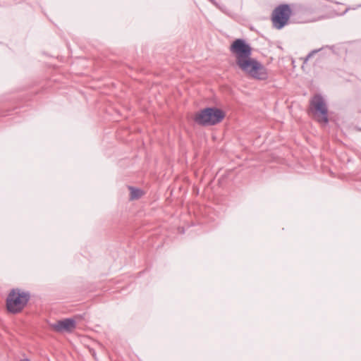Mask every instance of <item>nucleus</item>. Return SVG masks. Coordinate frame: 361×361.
Masks as SVG:
<instances>
[{
    "instance_id": "obj_1",
    "label": "nucleus",
    "mask_w": 361,
    "mask_h": 361,
    "mask_svg": "<svg viewBox=\"0 0 361 361\" xmlns=\"http://www.w3.org/2000/svg\"><path fill=\"white\" fill-rule=\"evenodd\" d=\"M238 68L248 77L257 80H266L269 73L266 67L256 59L252 58V48L244 39H235L230 47Z\"/></svg>"
},
{
    "instance_id": "obj_2",
    "label": "nucleus",
    "mask_w": 361,
    "mask_h": 361,
    "mask_svg": "<svg viewBox=\"0 0 361 361\" xmlns=\"http://www.w3.org/2000/svg\"><path fill=\"white\" fill-rule=\"evenodd\" d=\"M225 117V113L215 107H208L197 112L194 121L202 126H211L219 123Z\"/></svg>"
},
{
    "instance_id": "obj_3",
    "label": "nucleus",
    "mask_w": 361,
    "mask_h": 361,
    "mask_svg": "<svg viewBox=\"0 0 361 361\" xmlns=\"http://www.w3.org/2000/svg\"><path fill=\"white\" fill-rule=\"evenodd\" d=\"M30 298L27 293L19 289H13L8 295L6 300L7 309L12 313L21 311Z\"/></svg>"
},
{
    "instance_id": "obj_4",
    "label": "nucleus",
    "mask_w": 361,
    "mask_h": 361,
    "mask_svg": "<svg viewBox=\"0 0 361 361\" xmlns=\"http://www.w3.org/2000/svg\"><path fill=\"white\" fill-rule=\"evenodd\" d=\"M310 109L318 122L328 123V108L323 97L320 94L314 96L310 102Z\"/></svg>"
},
{
    "instance_id": "obj_5",
    "label": "nucleus",
    "mask_w": 361,
    "mask_h": 361,
    "mask_svg": "<svg viewBox=\"0 0 361 361\" xmlns=\"http://www.w3.org/2000/svg\"><path fill=\"white\" fill-rule=\"evenodd\" d=\"M292 11L288 4L277 6L272 13L271 21L274 27L277 30L282 29L289 21Z\"/></svg>"
},
{
    "instance_id": "obj_6",
    "label": "nucleus",
    "mask_w": 361,
    "mask_h": 361,
    "mask_svg": "<svg viewBox=\"0 0 361 361\" xmlns=\"http://www.w3.org/2000/svg\"><path fill=\"white\" fill-rule=\"evenodd\" d=\"M51 327L57 332H71L75 328V321L71 318L59 320Z\"/></svg>"
},
{
    "instance_id": "obj_7",
    "label": "nucleus",
    "mask_w": 361,
    "mask_h": 361,
    "mask_svg": "<svg viewBox=\"0 0 361 361\" xmlns=\"http://www.w3.org/2000/svg\"><path fill=\"white\" fill-rule=\"evenodd\" d=\"M130 190V199H138L142 195V191L140 189L135 188L133 187H129Z\"/></svg>"
},
{
    "instance_id": "obj_8",
    "label": "nucleus",
    "mask_w": 361,
    "mask_h": 361,
    "mask_svg": "<svg viewBox=\"0 0 361 361\" xmlns=\"http://www.w3.org/2000/svg\"><path fill=\"white\" fill-rule=\"evenodd\" d=\"M322 49H314L312 50V51H310L307 56L304 59V63H307L308 61V60L313 56L315 54L318 53L319 51H320Z\"/></svg>"
},
{
    "instance_id": "obj_9",
    "label": "nucleus",
    "mask_w": 361,
    "mask_h": 361,
    "mask_svg": "<svg viewBox=\"0 0 361 361\" xmlns=\"http://www.w3.org/2000/svg\"><path fill=\"white\" fill-rule=\"evenodd\" d=\"M20 361H30V360H28V359H23Z\"/></svg>"
}]
</instances>
